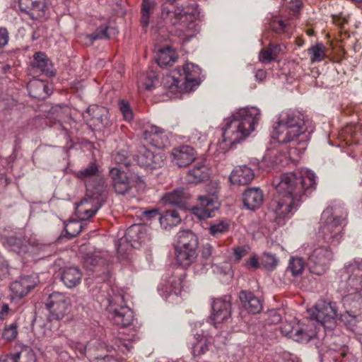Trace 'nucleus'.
Wrapping results in <instances>:
<instances>
[{"instance_id":"f257e3e1","label":"nucleus","mask_w":362,"mask_h":362,"mask_svg":"<svg viewBox=\"0 0 362 362\" xmlns=\"http://www.w3.org/2000/svg\"><path fill=\"white\" fill-rule=\"evenodd\" d=\"M315 173L306 168L298 173H286L281 175L275 187L278 200L274 221L278 226H283L285 220L291 217L304 194H310L315 189Z\"/></svg>"},{"instance_id":"f03ea898","label":"nucleus","mask_w":362,"mask_h":362,"mask_svg":"<svg viewBox=\"0 0 362 362\" xmlns=\"http://www.w3.org/2000/svg\"><path fill=\"white\" fill-rule=\"evenodd\" d=\"M276 124L273 130V165L286 166L294 160L292 155L298 153L296 147L288 148L286 145L305 136L304 116L297 110H284L276 117Z\"/></svg>"},{"instance_id":"7ed1b4c3","label":"nucleus","mask_w":362,"mask_h":362,"mask_svg":"<svg viewBox=\"0 0 362 362\" xmlns=\"http://www.w3.org/2000/svg\"><path fill=\"white\" fill-rule=\"evenodd\" d=\"M86 187V198L76 204V214L81 220L93 217L100 208L106 197L105 180L95 163L75 173Z\"/></svg>"},{"instance_id":"20e7f679","label":"nucleus","mask_w":362,"mask_h":362,"mask_svg":"<svg viewBox=\"0 0 362 362\" xmlns=\"http://www.w3.org/2000/svg\"><path fill=\"white\" fill-rule=\"evenodd\" d=\"M346 269L349 274L342 297L346 311L341 315L340 319L352 325L362 310V259H354L346 266Z\"/></svg>"},{"instance_id":"39448f33","label":"nucleus","mask_w":362,"mask_h":362,"mask_svg":"<svg viewBox=\"0 0 362 362\" xmlns=\"http://www.w3.org/2000/svg\"><path fill=\"white\" fill-rule=\"evenodd\" d=\"M260 111L255 107L235 111L231 117L226 120L222 134L223 142L232 146L244 141L255 131Z\"/></svg>"},{"instance_id":"423d86ee","label":"nucleus","mask_w":362,"mask_h":362,"mask_svg":"<svg viewBox=\"0 0 362 362\" xmlns=\"http://www.w3.org/2000/svg\"><path fill=\"white\" fill-rule=\"evenodd\" d=\"M162 16L175 26V35L183 42H188L200 30V11L196 4L175 10L163 6Z\"/></svg>"},{"instance_id":"0eeeda50","label":"nucleus","mask_w":362,"mask_h":362,"mask_svg":"<svg viewBox=\"0 0 362 362\" xmlns=\"http://www.w3.org/2000/svg\"><path fill=\"white\" fill-rule=\"evenodd\" d=\"M182 71V74L180 69H175L163 78L164 86L170 93H176L183 90H187L200 83L201 69L198 66L192 63H187Z\"/></svg>"},{"instance_id":"6e6552de","label":"nucleus","mask_w":362,"mask_h":362,"mask_svg":"<svg viewBox=\"0 0 362 362\" xmlns=\"http://www.w3.org/2000/svg\"><path fill=\"white\" fill-rule=\"evenodd\" d=\"M344 221L345 218L342 215H339L336 209L327 207L321 215L319 238L329 245L339 244L343 236Z\"/></svg>"},{"instance_id":"1a4fd4ad","label":"nucleus","mask_w":362,"mask_h":362,"mask_svg":"<svg viewBox=\"0 0 362 362\" xmlns=\"http://www.w3.org/2000/svg\"><path fill=\"white\" fill-rule=\"evenodd\" d=\"M275 334L279 332L283 336L293 339L300 343H308L316 337L317 326L310 320L296 323L293 320H285L274 329Z\"/></svg>"},{"instance_id":"9d476101","label":"nucleus","mask_w":362,"mask_h":362,"mask_svg":"<svg viewBox=\"0 0 362 362\" xmlns=\"http://www.w3.org/2000/svg\"><path fill=\"white\" fill-rule=\"evenodd\" d=\"M218 189L216 183H211L206 194L197 197V204L193 208V214L199 219L213 217L219 209Z\"/></svg>"},{"instance_id":"9b49d317","label":"nucleus","mask_w":362,"mask_h":362,"mask_svg":"<svg viewBox=\"0 0 362 362\" xmlns=\"http://www.w3.org/2000/svg\"><path fill=\"white\" fill-rule=\"evenodd\" d=\"M309 319L316 326L315 322L327 328L332 329L335 325V320L338 315L337 307L335 303L319 300L313 309L308 310Z\"/></svg>"},{"instance_id":"f8f14e48","label":"nucleus","mask_w":362,"mask_h":362,"mask_svg":"<svg viewBox=\"0 0 362 362\" xmlns=\"http://www.w3.org/2000/svg\"><path fill=\"white\" fill-rule=\"evenodd\" d=\"M107 303L109 316L117 325L124 327L132 323L133 311L125 305L122 295H115Z\"/></svg>"},{"instance_id":"ddd939ff","label":"nucleus","mask_w":362,"mask_h":362,"mask_svg":"<svg viewBox=\"0 0 362 362\" xmlns=\"http://www.w3.org/2000/svg\"><path fill=\"white\" fill-rule=\"evenodd\" d=\"M334 254L328 246H318L308 256V267L310 273L317 276L324 274L329 268Z\"/></svg>"},{"instance_id":"4468645a","label":"nucleus","mask_w":362,"mask_h":362,"mask_svg":"<svg viewBox=\"0 0 362 362\" xmlns=\"http://www.w3.org/2000/svg\"><path fill=\"white\" fill-rule=\"evenodd\" d=\"M147 228L144 225H132L126 231L123 238L115 245L118 252L122 253L129 247L139 248L142 243L149 240Z\"/></svg>"},{"instance_id":"2eb2a0df","label":"nucleus","mask_w":362,"mask_h":362,"mask_svg":"<svg viewBox=\"0 0 362 362\" xmlns=\"http://www.w3.org/2000/svg\"><path fill=\"white\" fill-rule=\"evenodd\" d=\"M45 306L49 311L51 316L59 321L68 313L71 306V299L64 293L54 291L49 295Z\"/></svg>"},{"instance_id":"dca6fc26","label":"nucleus","mask_w":362,"mask_h":362,"mask_svg":"<svg viewBox=\"0 0 362 362\" xmlns=\"http://www.w3.org/2000/svg\"><path fill=\"white\" fill-rule=\"evenodd\" d=\"M136 160L141 167L151 170L161 167L164 162L163 155L156 153L144 146L139 147Z\"/></svg>"},{"instance_id":"f3484780","label":"nucleus","mask_w":362,"mask_h":362,"mask_svg":"<svg viewBox=\"0 0 362 362\" xmlns=\"http://www.w3.org/2000/svg\"><path fill=\"white\" fill-rule=\"evenodd\" d=\"M231 315V303L230 297L217 298L212 304V313L211 318L214 325H218L226 322Z\"/></svg>"},{"instance_id":"a211bd4d","label":"nucleus","mask_w":362,"mask_h":362,"mask_svg":"<svg viewBox=\"0 0 362 362\" xmlns=\"http://www.w3.org/2000/svg\"><path fill=\"white\" fill-rule=\"evenodd\" d=\"M195 150L189 146H182L173 149L170 158L172 163L179 168L189 165L196 158Z\"/></svg>"},{"instance_id":"6ab92c4d","label":"nucleus","mask_w":362,"mask_h":362,"mask_svg":"<svg viewBox=\"0 0 362 362\" xmlns=\"http://www.w3.org/2000/svg\"><path fill=\"white\" fill-rule=\"evenodd\" d=\"M185 273L184 272H176L173 276L170 277L164 286H159L158 291L162 296L168 298L172 293L178 296L181 293L184 288V280Z\"/></svg>"},{"instance_id":"aec40b11","label":"nucleus","mask_w":362,"mask_h":362,"mask_svg":"<svg viewBox=\"0 0 362 362\" xmlns=\"http://www.w3.org/2000/svg\"><path fill=\"white\" fill-rule=\"evenodd\" d=\"M113 187L117 194H124L131 189V184L127 173L119 168H112L110 170Z\"/></svg>"},{"instance_id":"412c9836","label":"nucleus","mask_w":362,"mask_h":362,"mask_svg":"<svg viewBox=\"0 0 362 362\" xmlns=\"http://www.w3.org/2000/svg\"><path fill=\"white\" fill-rule=\"evenodd\" d=\"M255 177L253 170L246 165L236 166L231 172L229 180L233 185H246Z\"/></svg>"},{"instance_id":"4be33fe9","label":"nucleus","mask_w":362,"mask_h":362,"mask_svg":"<svg viewBox=\"0 0 362 362\" xmlns=\"http://www.w3.org/2000/svg\"><path fill=\"white\" fill-rule=\"evenodd\" d=\"M36 284L37 281L35 276H23L11 284V290L16 297L21 298L35 288Z\"/></svg>"},{"instance_id":"5701e85b","label":"nucleus","mask_w":362,"mask_h":362,"mask_svg":"<svg viewBox=\"0 0 362 362\" xmlns=\"http://www.w3.org/2000/svg\"><path fill=\"white\" fill-rule=\"evenodd\" d=\"M209 177V168L203 163L196 164L186 174L185 180L189 184H198Z\"/></svg>"},{"instance_id":"b1692460","label":"nucleus","mask_w":362,"mask_h":362,"mask_svg":"<svg viewBox=\"0 0 362 362\" xmlns=\"http://www.w3.org/2000/svg\"><path fill=\"white\" fill-rule=\"evenodd\" d=\"M262 201L263 194L259 188H249L243 194L244 206L249 210H255L259 208Z\"/></svg>"},{"instance_id":"393cba45","label":"nucleus","mask_w":362,"mask_h":362,"mask_svg":"<svg viewBox=\"0 0 362 362\" xmlns=\"http://www.w3.org/2000/svg\"><path fill=\"white\" fill-rule=\"evenodd\" d=\"M189 194L183 188H177L166 193L163 197L165 204L175 206L180 208L185 207Z\"/></svg>"},{"instance_id":"a878e982","label":"nucleus","mask_w":362,"mask_h":362,"mask_svg":"<svg viewBox=\"0 0 362 362\" xmlns=\"http://www.w3.org/2000/svg\"><path fill=\"white\" fill-rule=\"evenodd\" d=\"M144 136L158 148H164L168 144V138L164 132L156 126H151L148 129L145 130Z\"/></svg>"},{"instance_id":"bb28decb","label":"nucleus","mask_w":362,"mask_h":362,"mask_svg":"<svg viewBox=\"0 0 362 362\" xmlns=\"http://www.w3.org/2000/svg\"><path fill=\"white\" fill-rule=\"evenodd\" d=\"M240 300L243 308L248 313L255 314L258 313L262 309V303L258 298L251 292L241 291L239 294Z\"/></svg>"},{"instance_id":"cd10ccee","label":"nucleus","mask_w":362,"mask_h":362,"mask_svg":"<svg viewBox=\"0 0 362 362\" xmlns=\"http://www.w3.org/2000/svg\"><path fill=\"white\" fill-rule=\"evenodd\" d=\"M175 249L197 248L198 240L196 235L189 230H183L176 235Z\"/></svg>"},{"instance_id":"c85d7f7f","label":"nucleus","mask_w":362,"mask_h":362,"mask_svg":"<svg viewBox=\"0 0 362 362\" xmlns=\"http://www.w3.org/2000/svg\"><path fill=\"white\" fill-rule=\"evenodd\" d=\"M32 66L34 70L39 71L47 76L54 75L53 66L50 60L42 52L35 53L32 62Z\"/></svg>"},{"instance_id":"c756f323","label":"nucleus","mask_w":362,"mask_h":362,"mask_svg":"<svg viewBox=\"0 0 362 362\" xmlns=\"http://www.w3.org/2000/svg\"><path fill=\"white\" fill-rule=\"evenodd\" d=\"M87 113L91 116L90 122L95 127L101 129L107 124V111L103 107L93 106L87 110Z\"/></svg>"},{"instance_id":"7c9ffc66","label":"nucleus","mask_w":362,"mask_h":362,"mask_svg":"<svg viewBox=\"0 0 362 362\" xmlns=\"http://www.w3.org/2000/svg\"><path fill=\"white\" fill-rule=\"evenodd\" d=\"M197 248L175 249L176 262L182 268L190 267L197 259Z\"/></svg>"},{"instance_id":"2f4dec72","label":"nucleus","mask_w":362,"mask_h":362,"mask_svg":"<svg viewBox=\"0 0 362 362\" xmlns=\"http://www.w3.org/2000/svg\"><path fill=\"white\" fill-rule=\"evenodd\" d=\"M29 94L38 100H43L51 94V89L43 81L34 80L28 83Z\"/></svg>"},{"instance_id":"473e14b6","label":"nucleus","mask_w":362,"mask_h":362,"mask_svg":"<svg viewBox=\"0 0 362 362\" xmlns=\"http://www.w3.org/2000/svg\"><path fill=\"white\" fill-rule=\"evenodd\" d=\"M177 59L176 52L168 46L160 48L156 56L157 63L162 68L173 65Z\"/></svg>"},{"instance_id":"72a5a7b5","label":"nucleus","mask_w":362,"mask_h":362,"mask_svg":"<svg viewBox=\"0 0 362 362\" xmlns=\"http://www.w3.org/2000/svg\"><path fill=\"white\" fill-rule=\"evenodd\" d=\"M81 272L76 267H68L63 270L62 281L68 288H73L78 284L81 279Z\"/></svg>"},{"instance_id":"f704fd0d","label":"nucleus","mask_w":362,"mask_h":362,"mask_svg":"<svg viewBox=\"0 0 362 362\" xmlns=\"http://www.w3.org/2000/svg\"><path fill=\"white\" fill-rule=\"evenodd\" d=\"M211 342V337L204 336L202 334L194 335V341L192 344V354L194 356H199L205 354L209 350V346Z\"/></svg>"},{"instance_id":"c9c22d12","label":"nucleus","mask_w":362,"mask_h":362,"mask_svg":"<svg viewBox=\"0 0 362 362\" xmlns=\"http://www.w3.org/2000/svg\"><path fill=\"white\" fill-rule=\"evenodd\" d=\"M160 226L165 230H170L181 222V218L175 210H167L159 216Z\"/></svg>"},{"instance_id":"e433bc0d","label":"nucleus","mask_w":362,"mask_h":362,"mask_svg":"<svg viewBox=\"0 0 362 362\" xmlns=\"http://www.w3.org/2000/svg\"><path fill=\"white\" fill-rule=\"evenodd\" d=\"M118 31L113 27L101 25L96 30L88 35L90 40L93 42L97 40L110 39L117 34Z\"/></svg>"},{"instance_id":"4c0bfd02","label":"nucleus","mask_w":362,"mask_h":362,"mask_svg":"<svg viewBox=\"0 0 362 362\" xmlns=\"http://www.w3.org/2000/svg\"><path fill=\"white\" fill-rule=\"evenodd\" d=\"M156 3L153 0H143L141 4V23L142 26L147 28L150 23V17L156 8Z\"/></svg>"},{"instance_id":"58836bf2","label":"nucleus","mask_w":362,"mask_h":362,"mask_svg":"<svg viewBox=\"0 0 362 362\" xmlns=\"http://www.w3.org/2000/svg\"><path fill=\"white\" fill-rule=\"evenodd\" d=\"M3 357H12L15 359V362H35L36 361L35 354L30 347H24L20 352Z\"/></svg>"},{"instance_id":"ea45409f","label":"nucleus","mask_w":362,"mask_h":362,"mask_svg":"<svg viewBox=\"0 0 362 362\" xmlns=\"http://www.w3.org/2000/svg\"><path fill=\"white\" fill-rule=\"evenodd\" d=\"M230 229V224L226 221H218L211 224L209 228V234L215 238H218L221 235L228 233Z\"/></svg>"},{"instance_id":"a19ab883","label":"nucleus","mask_w":362,"mask_h":362,"mask_svg":"<svg viewBox=\"0 0 362 362\" xmlns=\"http://www.w3.org/2000/svg\"><path fill=\"white\" fill-rule=\"evenodd\" d=\"M326 48L322 43L312 46L308 49L312 62H322L326 57Z\"/></svg>"},{"instance_id":"79ce46f5","label":"nucleus","mask_w":362,"mask_h":362,"mask_svg":"<svg viewBox=\"0 0 362 362\" xmlns=\"http://www.w3.org/2000/svg\"><path fill=\"white\" fill-rule=\"evenodd\" d=\"M4 245L8 249L15 252L21 253L26 251V247L23 244L22 240L14 236L6 238Z\"/></svg>"},{"instance_id":"37998d69","label":"nucleus","mask_w":362,"mask_h":362,"mask_svg":"<svg viewBox=\"0 0 362 362\" xmlns=\"http://www.w3.org/2000/svg\"><path fill=\"white\" fill-rule=\"evenodd\" d=\"M305 267V262L301 257H291L288 269L293 276H296L302 274Z\"/></svg>"},{"instance_id":"c03bdc74","label":"nucleus","mask_w":362,"mask_h":362,"mask_svg":"<svg viewBox=\"0 0 362 362\" xmlns=\"http://www.w3.org/2000/svg\"><path fill=\"white\" fill-rule=\"evenodd\" d=\"M106 252L100 250H95L93 254H88L84 258V263L86 266H95L103 262L105 257Z\"/></svg>"},{"instance_id":"a18cd8bd","label":"nucleus","mask_w":362,"mask_h":362,"mask_svg":"<svg viewBox=\"0 0 362 362\" xmlns=\"http://www.w3.org/2000/svg\"><path fill=\"white\" fill-rule=\"evenodd\" d=\"M112 160L117 165H123L127 167L129 164L128 153L124 150L115 152L112 155Z\"/></svg>"},{"instance_id":"49530a36","label":"nucleus","mask_w":362,"mask_h":362,"mask_svg":"<svg viewBox=\"0 0 362 362\" xmlns=\"http://www.w3.org/2000/svg\"><path fill=\"white\" fill-rule=\"evenodd\" d=\"M210 264V262H206L201 259H197L191 266L192 267L194 274L202 275L206 272L208 270V266Z\"/></svg>"},{"instance_id":"de8ad7c7","label":"nucleus","mask_w":362,"mask_h":362,"mask_svg":"<svg viewBox=\"0 0 362 362\" xmlns=\"http://www.w3.org/2000/svg\"><path fill=\"white\" fill-rule=\"evenodd\" d=\"M250 251V247L248 245L238 246L233 248V255L235 261L239 262L240 259L246 256Z\"/></svg>"},{"instance_id":"09e8293b","label":"nucleus","mask_w":362,"mask_h":362,"mask_svg":"<svg viewBox=\"0 0 362 362\" xmlns=\"http://www.w3.org/2000/svg\"><path fill=\"white\" fill-rule=\"evenodd\" d=\"M288 21H282L273 18V32L285 33L287 32Z\"/></svg>"},{"instance_id":"8fccbe9b","label":"nucleus","mask_w":362,"mask_h":362,"mask_svg":"<svg viewBox=\"0 0 362 362\" xmlns=\"http://www.w3.org/2000/svg\"><path fill=\"white\" fill-rule=\"evenodd\" d=\"M17 336V327L14 324L5 327L2 332V338L6 341H11Z\"/></svg>"},{"instance_id":"3c124183","label":"nucleus","mask_w":362,"mask_h":362,"mask_svg":"<svg viewBox=\"0 0 362 362\" xmlns=\"http://www.w3.org/2000/svg\"><path fill=\"white\" fill-rule=\"evenodd\" d=\"M119 110L126 121H131L133 119V113L128 103L122 100L119 103Z\"/></svg>"},{"instance_id":"603ef678","label":"nucleus","mask_w":362,"mask_h":362,"mask_svg":"<svg viewBox=\"0 0 362 362\" xmlns=\"http://www.w3.org/2000/svg\"><path fill=\"white\" fill-rule=\"evenodd\" d=\"M65 229L71 237H74L81 232V226L80 223L72 221L66 226Z\"/></svg>"},{"instance_id":"864d4df0","label":"nucleus","mask_w":362,"mask_h":362,"mask_svg":"<svg viewBox=\"0 0 362 362\" xmlns=\"http://www.w3.org/2000/svg\"><path fill=\"white\" fill-rule=\"evenodd\" d=\"M214 253V248L209 243H206L202 245L201 249V259L206 262H209V258L212 257Z\"/></svg>"},{"instance_id":"5fc2aeb1","label":"nucleus","mask_w":362,"mask_h":362,"mask_svg":"<svg viewBox=\"0 0 362 362\" xmlns=\"http://www.w3.org/2000/svg\"><path fill=\"white\" fill-rule=\"evenodd\" d=\"M272 41L268 43V49L262 50L259 54V61L263 63H269L272 61V51H271Z\"/></svg>"},{"instance_id":"6e6d98bb","label":"nucleus","mask_w":362,"mask_h":362,"mask_svg":"<svg viewBox=\"0 0 362 362\" xmlns=\"http://www.w3.org/2000/svg\"><path fill=\"white\" fill-rule=\"evenodd\" d=\"M245 266L248 269L256 270L259 268L260 264L258 261L257 256L256 255L251 256L250 259L246 261Z\"/></svg>"},{"instance_id":"4d7b16f0","label":"nucleus","mask_w":362,"mask_h":362,"mask_svg":"<svg viewBox=\"0 0 362 362\" xmlns=\"http://www.w3.org/2000/svg\"><path fill=\"white\" fill-rule=\"evenodd\" d=\"M285 310L284 308H278L275 311V313H273V325L274 324H278L280 323L281 325L282 322V317L283 315H285Z\"/></svg>"},{"instance_id":"13d9d810","label":"nucleus","mask_w":362,"mask_h":362,"mask_svg":"<svg viewBox=\"0 0 362 362\" xmlns=\"http://www.w3.org/2000/svg\"><path fill=\"white\" fill-rule=\"evenodd\" d=\"M8 42V33L6 29L0 28V47H4Z\"/></svg>"},{"instance_id":"bf43d9fd","label":"nucleus","mask_w":362,"mask_h":362,"mask_svg":"<svg viewBox=\"0 0 362 362\" xmlns=\"http://www.w3.org/2000/svg\"><path fill=\"white\" fill-rule=\"evenodd\" d=\"M212 268L214 272H217L223 274H226L230 269V266L228 264H226L223 266H219L218 264H212Z\"/></svg>"},{"instance_id":"052dcab7","label":"nucleus","mask_w":362,"mask_h":362,"mask_svg":"<svg viewBox=\"0 0 362 362\" xmlns=\"http://www.w3.org/2000/svg\"><path fill=\"white\" fill-rule=\"evenodd\" d=\"M300 6L301 2L299 0H291L287 5V7L293 13H297L299 11Z\"/></svg>"},{"instance_id":"680f3d73","label":"nucleus","mask_w":362,"mask_h":362,"mask_svg":"<svg viewBox=\"0 0 362 362\" xmlns=\"http://www.w3.org/2000/svg\"><path fill=\"white\" fill-rule=\"evenodd\" d=\"M143 215L144 217L147 218L148 219L151 220L153 218H156V216H159L158 210L156 209H153L151 210H146L143 212Z\"/></svg>"},{"instance_id":"e2e57ef3","label":"nucleus","mask_w":362,"mask_h":362,"mask_svg":"<svg viewBox=\"0 0 362 362\" xmlns=\"http://www.w3.org/2000/svg\"><path fill=\"white\" fill-rule=\"evenodd\" d=\"M286 49V46L284 44L277 45L274 46L273 45V62L276 60L274 55L282 53Z\"/></svg>"},{"instance_id":"0e129e2a","label":"nucleus","mask_w":362,"mask_h":362,"mask_svg":"<svg viewBox=\"0 0 362 362\" xmlns=\"http://www.w3.org/2000/svg\"><path fill=\"white\" fill-rule=\"evenodd\" d=\"M266 77V71L263 69H259L255 74L257 81H262Z\"/></svg>"},{"instance_id":"69168bd1","label":"nucleus","mask_w":362,"mask_h":362,"mask_svg":"<svg viewBox=\"0 0 362 362\" xmlns=\"http://www.w3.org/2000/svg\"><path fill=\"white\" fill-rule=\"evenodd\" d=\"M75 349L83 356L86 351V346L83 344L78 343L75 345Z\"/></svg>"},{"instance_id":"338daca9","label":"nucleus","mask_w":362,"mask_h":362,"mask_svg":"<svg viewBox=\"0 0 362 362\" xmlns=\"http://www.w3.org/2000/svg\"><path fill=\"white\" fill-rule=\"evenodd\" d=\"M9 308L7 304H3L1 309L0 310V319H3L6 315L8 313Z\"/></svg>"},{"instance_id":"774afa93","label":"nucleus","mask_w":362,"mask_h":362,"mask_svg":"<svg viewBox=\"0 0 362 362\" xmlns=\"http://www.w3.org/2000/svg\"><path fill=\"white\" fill-rule=\"evenodd\" d=\"M333 19H334L335 24L340 27H343L345 23H346V22H347V21L346 19L338 18V17H334Z\"/></svg>"}]
</instances>
